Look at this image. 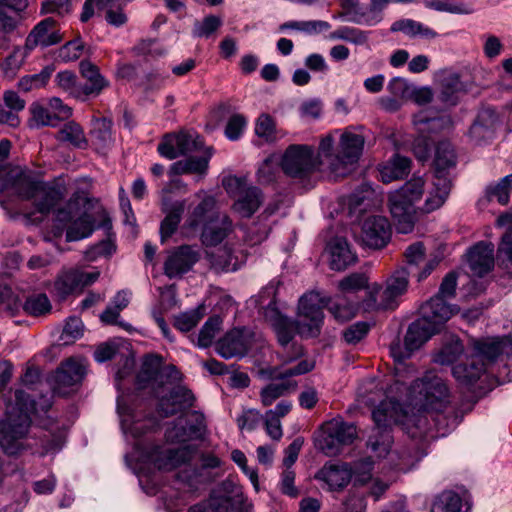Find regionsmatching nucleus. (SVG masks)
<instances>
[{"instance_id":"nucleus-1","label":"nucleus","mask_w":512,"mask_h":512,"mask_svg":"<svg viewBox=\"0 0 512 512\" xmlns=\"http://www.w3.org/2000/svg\"><path fill=\"white\" fill-rule=\"evenodd\" d=\"M406 409L396 399L399 383L392 384L386 392L376 391L362 396V401L374 407L372 417L376 424L367 446L378 458L386 457L393 443L390 427L400 424L412 438H421L431 430L430 418L440 425V415L449 404V390L444 380L433 372H427L405 388Z\"/></svg>"},{"instance_id":"nucleus-2","label":"nucleus","mask_w":512,"mask_h":512,"mask_svg":"<svg viewBox=\"0 0 512 512\" xmlns=\"http://www.w3.org/2000/svg\"><path fill=\"white\" fill-rule=\"evenodd\" d=\"M276 289L273 285L266 286L259 294V306L263 309L265 320L272 326L278 342L286 349L295 333L305 337H315L320 333L323 323V308L329 306L318 292L303 295L298 304L299 322L296 324L282 315L275 301Z\"/></svg>"},{"instance_id":"nucleus-3","label":"nucleus","mask_w":512,"mask_h":512,"mask_svg":"<svg viewBox=\"0 0 512 512\" xmlns=\"http://www.w3.org/2000/svg\"><path fill=\"white\" fill-rule=\"evenodd\" d=\"M34 403L24 391L15 392V403L8 406L5 418L0 422V446L9 455L19 453L31 424L30 414Z\"/></svg>"},{"instance_id":"nucleus-4","label":"nucleus","mask_w":512,"mask_h":512,"mask_svg":"<svg viewBox=\"0 0 512 512\" xmlns=\"http://www.w3.org/2000/svg\"><path fill=\"white\" fill-rule=\"evenodd\" d=\"M429 187L423 177L414 176L400 188L389 192L388 208L395 221L399 233L407 234L412 231L415 223L416 203L424 194H429Z\"/></svg>"},{"instance_id":"nucleus-5","label":"nucleus","mask_w":512,"mask_h":512,"mask_svg":"<svg viewBox=\"0 0 512 512\" xmlns=\"http://www.w3.org/2000/svg\"><path fill=\"white\" fill-rule=\"evenodd\" d=\"M6 190H11L21 199L32 200L36 210L42 214L49 213L61 198L60 191L54 186L26 173L9 177L0 174V193Z\"/></svg>"},{"instance_id":"nucleus-6","label":"nucleus","mask_w":512,"mask_h":512,"mask_svg":"<svg viewBox=\"0 0 512 512\" xmlns=\"http://www.w3.org/2000/svg\"><path fill=\"white\" fill-rule=\"evenodd\" d=\"M456 165V156L449 142H440L433 161L434 174L431 189L420 210L431 213L446 202L452 187L450 170Z\"/></svg>"},{"instance_id":"nucleus-7","label":"nucleus","mask_w":512,"mask_h":512,"mask_svg":"<svg viewBox=\"0 0 512 512\" xmlns=\"http://www.w3.org/2000/svg\"><path fill=\"white\" fill-rule=\"evenodd\" d=\"M436 332L434 326L428 324L426 320L419 318L409 326L404 338L403 347L399 343L391 345L390 354L396 364L397 380L395 383H399L400 392L404 389L402 381L404 379L403 372L406 369L404 360L409 358L415 350L419 349Z\"/></svg>"},{"instance_id":"nucleus-8","label":"nucleus","mask_w":512,"mask_h":512,"mask_svg":"<svg viewBox=\"0 0 512 512\" xmlns=\"http://www.w3.org/2000/svg\"><path fill=\"white\" fill-rule=\"evenodd\" d=\"M357 437L356 427L342 418L325 422L315 437V447L326 456H336L344 446L350 445Z\"/></svg>"},{"instance_id":"nucleus-9","label":"nucleus","mask_w":512,"mask_h":512,"mask_svg":"<svg viewBox=\"0 0 512 512\" xmlns=\"http://www.w3.org/2000/svg\"><path fill=\"white\" fill-rule=\"evenodd\" d=\"M364 144L363 135L350 129L341 132L335 155H331L330 173L334 177L347 175L360 159Z\"/></svg>"},{"instance_id":"nucleus-10","label":"nucleus","mask_w":512,"mask_h":512,"mask_svg":"<svg viewBox=\"0 0 512 512\" xmlns=\"http://www.w3.org/2000/svg\"><path fill=\"white\" fill-rule=\"evenodd\" d=\"M321 164V159L315 154L314 147L303 144L290 145L280 162L286 175L299 179L306 178L319 170Z\"/></svg>"},{"instance_id":"nucleus-11","label":"nucleus","mask_w":512,"mask_h":512,"mask_svg":"<svg viewBox=\"0 0 512 512\" xmlns=\"http://www.w3.org/2000/svg\"><path fill=\"white\" fill-rule=\"evenodd\" d=\"M223 186L235 198L232 210L242 218L251 217L263 203L261 190L248 185L243 177L229 176L223 180Z\"/></svg>"},{"instance_id":"nucleus-12","label":"nucleus","mask_w":512,"mask_h":512,"mask_svg":"<svg viewBox=\"0 0 512 512\" xmlns=\"http://www.w3.org/2000/svg\"><path fill=\"white\" fill-rule=\"evenodd\" d=\"M314 368V362L308 359H301L296 365L292 367H282L280 370L275 371L273 378L280 379V383H271L265 386L260 392L261 403L264 406L272 405L278 398L285 393L294 390L296 383L285 378L302 375Z\"/></svg>"},{"instance_id":"nucleus-13","label":"nucleus","mask_w":512,"mask_h":512,"mask_svg":"<svg viewBox=\"0 0 512 512\" xmlns=\"http://www.w3.org/2000/svg\"><path fill=\"white\" fill-rule=\"evenodd\" d=\"M99 275V271L86 272L78 268L63 269L54 281L53 292L60 299H65L93 284Z\"/></svg>"},{"instance_id":"nucleus-14","label":"nucleus","mask_w":512,"mask_h":512,"mask_svg":"<svg viewBox=\"0 0 512 512\" xmlns=\"http://www.w3.org/2000/svg\"><path fill=\"white\" fill-rule=\"evenodd\" d=\"M391 237V225L381 215H371L361 224L360 241L364 246L381 249L387 245Z\"/></svg>"},{"instance_id":"nucleus-15","label":"nucleus","mask_w":512,"mask_h":512,"mask_svg":"<svg viewBox=\"0 0 512 512\" xmlns=\"http://www.w3.org/2000/svg\"><path fill=\"white\" fill-rule=\"evenodd\" d=\"M203 142L195 133H179L166 135L158 145V152L167 159H175L180 155L201 151Z\"/></svg>"},{"instance_id":"nucleus-16","label":"nucleus","mask_w":512,"mask_h":512,"mask_svg":"<svg viewBox=\"0 0 512 512\" xmlns=\"http://www.w3.org/2000/svg\"><path fill=\"white\" fill-rule=\"evenodd\" d=\"M127 0H86L81 14V21L86 22L94 15V8L104 13L107 22L114 26L123 25L126 15L123 12Z\"/></svg>"},{"instance_id":"nucleus-17","label":"nucleus","mask_w":512,"mask_h":512,"mask_svg":"<svg viewBox=\"0 0 512 512\" xmlns=\"http://www.w3.org/2000/svg\"><path fill=\"white\" fill-rule=\"evenodd\" d=\"M200 259L199 250L183 245L171 251L164 262V274L169 278L181 277Z\"/></svg>"},{"instance_id":"nucleus-18","label":"nucleus","mask_w":512,"mask_h":512,"mask_svg":"<svg viewBox=\"0 0 512 512\" xmlns=\"http://www.w3.org/2000/svg\"><path fill=\"white\" fill-rule=\"evenodd\" d=\"M87 372V362L81 357H70L56 370L54 388L60 393L62 389L79 385Z\"/></svg>"},{"instance_id":"nucleus-19","label":"nucleus","mask_w":512,"mask_h":512,"mask_svg":"<svg viewBox=\"0 0 512 512\" xmlns=\"http://www.w3.org/2000/svg\"><path fill=\"white\" fill-rule=\"evenodd\" d=\"M180 187H183L186 190V185L182 184L180 180H172L168 187L162 190V210L164 213H166V217L162 221L160 227L162 241L165 238L170 237L175 232L180 223L181 215L185 208V203L183 201L170 203L166 199L165 194L171 192L174 188L178 189Z\"/></svg>"},{"instance_id":"nucleus-20","label":"nucleus","mask_w":512,"mask_h":512,"mask_svg":"<svg viewBox=\"0 0 512 512\" xmlns=\"http://www.w3.org/2000/svg\"><path fill=\"white\" fill-rule=\"evenodd\" d=\"M195 197L200 199V202L188 213L185 228L192 231L197 230L200 226H205L209 221H212L217 216L215 214L216 199L208 195L204 191H199Z\"/></svg>"},{"instance_id":"nucleus-21","label":"nucleus","mask_w":512,"mask_h":512,"mask_svg":"<svg viewBox=\"0 0 512 512\" xmlns=\"http://www.w3.org/2000/svg\"><path fill=\"white\" fill-rule=\"evenodd\" d=\"M80 71L83 78L86 80L84 84H81L82 102L99 96L102 91L109 86V82L100 73L98 67L91 62L82 61L80 63Z\"/></svg>"},{"instance_id":"nucleus-22","label":"nucleus","mask_w":512,"mask_h":512,"mask_svg":"<svg viewBox=\"0 0 512 512\" xmlns=\"http://www.w3.org/2000/svg\"><path fill=\"white\" fill-rule=\"evenodd\" d=\"M331 491L343 489L352 478V469L346 463H326L315 475Z\"/></svg>"},{"instance_id":"nucleus-23","label":"nucleus","mask_w":512,"mask_h":512,"mask_svg":"<svg viewBox=\"0 0 512 512\" xmlns=\"http://www.w3.org/2000/svg\"><path fill=\"white\" fill-rule=\"evenodd\" d=\"M456 311L453 306L448 305L440 296H435L421 307V319L426 320L428 324L434 326L435 330L438 331L440 326L448 321Z\"/></svg>"},{"instance_id":"nucleus-24","label":"nucleus","mask_w":512,"mask_h":512,"mask_svg":"<svg viewBox=\"0 0 512 512\" xmlns=\"http://www.w3.org/2000/svg\"><path fill=\"white\" fill-rule=\"evenodd\" d=\"M443 118H427L424 114L420 113L414 117V124L417 131L421 134L413 142V152L417 159L425 161L429 154V141L424 135L428 130H436L444 123Z\"/></svg>"},{"instance_id":"nucleus-25","label":"nucleus","mask_w":512,"mask_h":512,"mask_svg":"<svg viewBox=\"0 0 512 512\" xmlns=\"http://www.w3.org/2000/svg\"><path fill=\"white\" fill-rule=\"evenodd\" d=\"M193 402L194 396L189 389L184 386H176L167 396L160 399L159 409L162 415L167 417L191 407Z\"/></svg>"},{"instance_id":"nucleus-26","label":"nucleus","mask_w":512,"mask_h":512,"mask_svg":"<svg viewBox=\"0 0 512 512\" xmlns=\"http://www.w3.org/2000/svg\"><path fill=\"white\" fill-rule=\"evenodd\" d=\"M248 348V340L244 329H233L217 343V352L226 359L242 357Z\"/></svg>"},{"instance_id":"nucleus-27","label":"nucleus","mask_w":512,"mask_h":512,"mask_svg":"<svg viewBox=\"0 0 512 512\" xmlns=\"http://www.w3.org/2000/svg\"><path fill=\"white\" fill-rule=\"evenodd\" d=\"M468 262L474 275L483 276L494 266V245L480 242L470 249Z\"/></svg>"},{"instance_id":"nucleus-28","label":"nucleus","mask_w":512,"mask_h":512,"mask_svg":"<svg viewBox=\"0 0 512 512\" xmlns=\"http://www.w3.org/2000/svg\"><path fill=\"white\" fill-rule=\"evenodd\" d=\"M61 40L59 30L55 26L53 18H46L37 24L27 37L26 46L29 49L40 45L47 47L54 45Z\"/></svg>"},{"instance_id":"nucleus-29","label":"nucleus","mask_w":512,"mask_h":512,"mask_svg":"<svg viewBox=\"0 0 512 512\" xmlns=\"http://www.w3.org/2000/svg\"><path fill=\"white\" fill-rule=\"evenodd\" d=\"M232 221L225 214H217L215 219L209 221L201 234V241L205 246L220 244L232 231Z\"/></svg>"},{"instance_id":"nucleus-30","label":"nucleus","mask_w":512,"mask_h":512,"mask_svg":"<svg viewBox=\"0 0 512 512\" xmlns=\"http://www.w3.org/2000/svg\"><path fill=\"white\" fill-rule=\"evenodd\" d=\"M328 252L332 270L342 271L356 261L355 253L344 238H334L328 245Z\"/></svg>"},{"instance_id":"nucleus-31","label":"nucleus","mask_w":512,"mask_h":512,"mask_svg":"<svg viewBox=\"0 0 512 512\" xmlns=\"http://www.w3.org/2000/svg\"><path fill=\"white\" fill-rule=\"evenodd\" d=\"M90 142L93 148L104 153L114 143L112 121L108 118H94L90 130Z\"/></svg>"},{"instance_id":"nucleus-32","label":"nucleus","mask_w":512,"mask_h":512,"mask_svg":"<svg viewBox=\"0 0 512 512\" xmlns=\"http://www.w3.org/2000/svg\"><path fill=\"white\" fill-rule=\"evenodd\" d=\"M510 344L507 337H487L474 341V355L482 363L493 362Z\"/></svg>"},{"instance_id":"nucleus-33","label":"nucleus","mask_w":512,"mask_h":512,"mask_svg":"<svg viewBox=\"0 0 512 512\" xmlns=\"http://www.w3.org/2000/svg\"><path fill=\"white\" fill-rule=\"evenodd\" d=\"M410 169V159L398 154L378 167L380 179L386 184L406 177L410 173Z\"/></svg>"},{"instance_id":"nucleus-34","label":"nucleus","mask_w":512,"mask_h":512,"mask_svg":"<svg viewBox=\"0 0 512 512\" xmlns=\"http://www.w3.org/2000/svg\"><path fill=\"white\" fill-rule=\"evenodd\" d=\"M194 452L195 449L191 446H184L178 449H166L158 454L155 459V464L159 469L169 471L189 462Z\"/></svg>"},{"instance_id":"nucleus-35","label":"nucleus","mask_w":512,"mask_h":512,"mask_svg":"<svg viewBox=\"0 0 512 512\" xmlns=\"http://www.w3.org/2000/svg\"><path fill=\"white\" fill-rule=\"evenodd\" d=\"M498 116L494 109L485 108L481 110L477 119L470 128V135L476 141L488 139L493 135Z\"/></svg>"},{"instance_id":"nucleus-36","label":"nucleus","mask_w":512,"mask_h":512,"mask_svg":"<svg viewBox=\"0 0 512 512\" xmlns=\"http://www.w3.org/2000/svg\"><path fill=\"white\" fill-rule=\"evenodd\" d=\"M211 151L208 148L201 156H192L184 160L174 162L170 167V173L175 175L181 174H199L203 175L208 169Z\"/></svg>"},{"instance_id":"nucleus-37","label":"nucleus","mask_w":512,"mask_h":512,"mask_svg":"<svg viewBox=\"0 0 512 512\" xmlns=\"http://www.w3.org/2000/svg\"><path fill=\"white\" fill-rule=\"evenodd\" d=\"M486 370V364L480 362L473 354L466 363L453 367L452 372L456 380L463 385L474 384Z\"/></svg>"},{"instance_id":"nucleus-38","label":"nucleus","mask_w":512,"mask_h":512,"mask_svg":"<svg viewBox=\"0 0 512 512\" xmlns=\"http://www.w3.org/2000/svg\"><path fill=\"white\" fill-rule=\"evenodd\" d=\"M367 296L363 300V309L367 312L395 309L385 288L377 283L367 287Z\"/></svg>"},{"instance_id":"nucleus-39","label":"nucleus","mask_w":512,"mask_h":512,"mask_svg":"<svg viewBox=\"0 0 512 512\" xmlns=\"http://www.w3.org/2000/svg\"><path fill=\"white\" fill-rule=\"evenodd\" d=\"M56 139L77 149H86L89 145L83 128L74 121L65 123L57 132Z\"/></svg>"},{"instance_id":"nucleus-40","label":"nucleus","mask_w":512,"mask_h":512,"mask_svg":"<svg viewBox=\"0 0 512 512\" xmlns=\"http://www.w3.org/2000/svg\"><path fill=\"white\" fill-rule=\"evenodd\" d=\"M409 272L405 269L395 271L385 282V290L392 301L394 308L399 304V299L407 292L409 284Z\"/></svg>"},{"instance_id":"nucleus-41","label":"nucleus","mask_w":512,"mask_h":512,"mask_svg":"<svg viewBox=\"0 0 512 512\" xmlns=\"http://www.w3.org/2000/svg\"><path fill=\"white\" fill-rule=\"evenodd\" d=\"M462 84L458 74L450 71L441 72L440 99L447 105H455L457 93L461 90Z\"/></svg>"},{"instance_id":"nucleus-42","label":"nucleus","mask_w":512,"mask_h":512,"mask_svg":"<svg viewBox=\"0 0 512 512\" xmlns=\"http://www.w3.org/2000/svg\"><path fill=\"white\" fill-rule=\"evenodd\" d=\"M340 4L348 21L366 26L377 24L378 17L376 15H367V9L364 10L359 5V0H341Z\"/></svg>"},{"instance_id":"nucleus-43","label":"nucleus","mask_w":512,"mask_h":512,"mask_svg":"<svg viewBox=\"0 0 512 512\" xmlns=\"http://www.w3.org/2000/svg\"><path fill=\"white\" fill-rule=\"evenodd\" d=\"M391 31H401L410 37L420 36L424 39H434L438 36L433 29L412 19H403L394 22L391 26Z\"/></svg>"},{"instance_id":"nucleus-44","label":"nucleus","mask_w":512,"mask_h":512,"mask_svg":"<svg viewBox=\"0 0 512 512\" xmlns=\"http://www.w3.org/2000/svg\"><path fill=\"white\" fill-rule=\"evenodd\" d=\"M128 375L125 367L119 369L115 375V384L121 394L117 397V414L119 416L120 427L124 435L127 433L126 419L128 415V399L125 394V379Z\"/></svg>"},{"instance_id":"nucleus-45","label":"nucleus","mask_w":512,"mask_h":512,"mask_svg":"<svg viewBox=\"0 0 512 512\" xmlns=\"http://www.w3.org/2000/svg\"><path fill=\"white\" fill-rule=\"evenodd\" d=\"M128 305V299L125 292H119L114 300L107 306V308L100 315V320L106 325H119L126 329L123 322L118 321L120 312L123 311Z\"/></svg>"},{"instance_id":"nucleus-46","label":"nucleus","mask_w":512,"mask_h":512,"mask_svg":"<svg viewBox=\"0 0 512 512\" xmlns=\"http://www.w3.org/2000/svg\"><path fill=\"white\" fill-rule=\"evenodd\" d=\"M127 350L125 339L113 338L99 344L94 351V359L99 362H105L113 359L117 354H123Z\"/></svg>"},{"instance_id":"nucleus-47","label":"nucleus","mask_w":512,"mask_h":512,"mask_svg":"<svg viewBox=\"0 0 512 512\" xmlns=\"http://www.w3.org/2000/svg\"><path fill=\"white\" fill-rule=\"evenodd\" d=\"M331 25L323 20L289 21L280 26V30H295L307 35H315L328 31Z\"/></svg>"},{"instance_id":"nucleus-48","label":"nucleus","mask_w":512,"mask_h":512,"mask_svg":"<svg viewBox=\"0 0 512 512\" xmlns=\"http://www.w3.org/2000/svg\"><path fill=\"white\" fill-rule=\"evenodd\" d=\"M94 229V220L88 215L84 214L75 220L67 229V241H77L91 235Z\"/></svg>"},{"instance_id":"nucleus-49","label":"nucleus","mask_w":512,"mask_h":512,"mask_svg":"<svg viewBox=\"0 0 512 512\" xmlns=\"http://www.w3.org/2000/svg\"><path fill=\"white\" fill-rule=\"evenodd\" d=\"M431 512H462V499L454 492H443L433 503Z\"/></svg>"},{"instance_id":"nucleus-50","label":"nucleus","mask_w":512,"mask_h":512,"mask_svg":"<svg viewBox=\"0 0 512 512\" xmlns=\"http://www.w3.org/2000/svg\"><path fill=\"white\" fill-rule=\"evenodd\" d=\"M511 190L512 174L503 177L496 184L489 185L486 188V195L490 201L495 199L501 205H506L509 202V193Z\"/></svg>"},{"instance_id":"nucleus-51","label":"nucleus","mask_w":512,"mask_h":512,"mask_svg":"<svg viewBox=\"0 0 512 512\" xmlns=\"http://www.w3.org/2000/svg\"><path fill=\"white\" fill-rule=\"evenodd\" d=\"M463 345L458 338L452 337L434 356V361L439 364H451L463 352Z\"/></svg>"},{"instance_id":"nucleus-52","label":"nucleus","mask_w":512,"mask_h":512,"mask_svg":"<svg viewBox=\"0 0 512 512\" xmlns=\"http://www.w3.org/2000/svg\"><path fill=\"white\" fill-rule=\"evenodd\" d=\"M426 7L438 12L458 15H468L475 11L473 5L470 3L451 4L446 0H430L426 3Z\"/></svg>"},{"instance_id":"nucleus-53","label":"nucleus","mask_w":512,"mask_h":512,"mask_svg":"<svg viewBox=\"0 0 512 512\" xmlns=\"http://www.w3.org/2000/svg\"><path fill=\"white\" fill-rule=\"evenodd\" d=\"M221 323L222 320L218 316L210 317L205 322L198 335L197 344L199 347L206 348L212 344L214 338L220 330Z\"/></svg>"},{"instance_id":"nucleus-54","label":"nucleus","mask_w":512,"mask_h":512,"mask_svg":"<svg viewBox=\"0 0 512 512\" xmlns=\"http://www.w3.org/2000/svg\"><path fill=\"white\" fill-rule=\"evenodd\" d=\"M56 82L59 88L71 97L81 101V83L77 82V77L74 73L70 71L59 72L56 75Z\"/></svg>"},{"instance_id":"nucleus-55","label":"nucleus","mask_w":512,"mask_h":512,"mask_svg":"<svg viewBox=\"0 0 512 512\" xmlns=\"http://www.w3.org/2000/svg\"><path fill=\"white\" fill-rule=\"evenodd\" d=\"M83 332L84 325L81 319L71 316L66 319L60 338L64 344H70L82 337Z\"/></svg>"},{"instance_id":"nucleus-56","label":"nucleus","mask_w":512,"mask_h":512,"mask_svg":"<svg viewBox=\"0 0 512 512\" xmlns=\"http://www.w3.org/2000/svg\"><path fill=\"white\" fill-rule=\"evenodd\" d=\"M163 363L162 357L156 354H147L143 357L141 372L138 376L139 381H149L154 379Z\"/></svg>"},{"instance_id":"nucleus-57","label":"nucleus","mask_w":512,"mask_h":512,"mask_svg":"<svg viewBox=\"0 0 512 512\" xmlns=\"http://www.w3.org/2000/svg\"><path fill=\"white\" fill-rule=\"evenodd\" d=\"M329 311L337 321H349L356 315L357 307L347 303L344 299L339 298L331 302L328 306Z\"/></svg>"},{"instance_id":"nucleus-58","label":"nucleus","mask_w":512,"mask_h":512,"mask_svg":"<svg viewBox=\"0 0 512 512\" xmlns=\"http://www.w3.org/2000/svg\"><path fill=\"white\" fill-rule=\"evenodd\" d=\"M202 310V307H198L196 309L181 313L175 318L174 326L182 332H188L192 330L202 319Z\"/></svg>"},{"instance_id":"nucleus-59","label":"nucleus","mask_w":512,"mask_h":512,"mask_svg":"<svg viewBox=\"0 0 512 512\" xmlns=\"http://www.w3.org/2000/svg\"><path fill=\"white\" fill-rule=\"evenodd\" d=\"M222 24L220 17L215 15H209L202 21H197L194 24L192 34L194 37H205L211 36Z\"/></svg>"},{"instance_id":"nucleus-60","label":"nucleus","mask_w":512,"mask_h":512,"mask_svg":"<svg viewBox=\"0 0 512 512\" xmlns=\"http://www.w3.org/2000/svg\"><path fill=\"white\" fill-rule=\"evenodd\" d=\"M24 310L30 315L40 316L50 312L51 303L45 294L33 295L26 300Z\"/></svg>"},{"instance_id":"nucleus-61","label":"nucleus","mask_w":512,"mask_h":512,"mask_svg":"<svg viewBox=\"0 0 512 512\" xmlns=\"http://www.w3.org/2000/svg\"><path fill=\"white\" fill-rule=\"evenodd\" d=\"M10 0H0V38L12 33L17 25V19L9 14Z\"/></svg>"},{"instance_id":"nucleus-62","label":"nucleus","mask_w":512,"mask_h":512,"mask_svg":"<svg viewBox=\"0 0 512 512\" xmlns=\"http://www.w3.org/2000/svg\"><path fill=\"white\" fill-rule=\"evenodd\" d=\"M368 287V279L363 273H353L342 279L338 288L344 293H352Z\"/></svg>"},{"instance_id":"nucleus-63","label":"nucleus","mask_w":512,"mask_h":512,"mask_svg":"<svg viewBox=\"0 0 512 512\" xmlns=\"http://www.w3.org/2000/svg\"><path fill=\"white\" fill-rule=\"evenodd\" d=\"M255 133L266 141L275 140V123L273 118L268 114L260 115L255 125Z\"/></svg>"},{"instance_id":"nucleus-64","label":"nucleus","mask_w":512,"mask_h":512,"mask_svg":"<svg viewBox=\"0 0 512 512\" xmlns=\"http://www.w3.org/2000/svg\"><path fill=\"white\" fill-rule=\"evenodd\" d=\"M188 512H234L231 499L223 498L213 500L209 504L195 505Z\"/></svg>"}]
</instances>
